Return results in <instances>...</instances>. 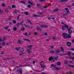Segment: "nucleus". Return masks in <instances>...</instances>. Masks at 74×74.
<instances>
[{"label":"nucleus","mask_w":74,"mask_h":74,"mask_svg":"<svg viewBox=\"0 0 74 74\" xmlns=\"http://www.w3.org/2000/svg\"><path fill=\"white\" fill-rule=\"evenodd\" d=\"M70 29L68 28L67 29V30L68 31V32L69 33V34H67L64 32L62 33V36L64 38L67 39V38H71L72 37L71 36V35L70 34L72 33L73 31Z\"/></svg>","instance_id":"1"},{"label":"nucleus","mask_w":74,"mask_h":74,"mask_svg":"<svg viewBox=\"0 0 74 74\" xmlns=\"http://www.w3.org/2000/svg\"><path fill=\"white\" fill-rule=\"evenodd\" d=\"M25 22V21H20V23H18L17 24V26H19L20 25H22V26H25V27H29V28L30 27L29 25H26V24H25V23H23V22Z\"/></svg>","instance_id":"2"},{"label":"nucleus","mask_w":74,"mask_h":74,"mask_svg":"<svg viewBox=\"0 0 74 74\" xmlns=\"http://www.w3.org/2000/svg\"><path fill=\"white\" fill-rule=\"evenodd\" d=\"M42 27H44V28H47L48 27V26L46 25H43L40 26L39 27H36V29L37 30H41V29H42Z\"/></svg>","instance_id":"3"},{"label":"nucleus","mask_w":74,"mask_h":74,"mask_svg":"<svg viewBox=\"0 0 74 74\" xmlns=\"http://www.w3.org/2000/svg\"><path fill=\"white\" fill-rule=\"evenodd\" d=\"M62 28L61 29L62 30H65V27L66 29H67L68 28H69V27L68 25H65L64 26H62Z\"/></svg>","instance_id":"4"},{"label":"nucleus","mask_w":74,"mask_h":74,"mask_svg":"<svg viewBox=\"0 0 74 74\" xmlns=\"http://www.w3.org/2000/svg\"><path fill=\"white\" fill-rule=\"evenodd\" d=\"M17 73H19L20 74H22V69H17L16 70Z\"/></svg>","instance_id":"5"},{"label":"nucleus","mask_w":74,"mask_h":74,"mask_svg":"<svg viewBox=\"0 0 74 74\" xmlns=\"http://www.w3.org/2000/svg\"><path fill=\"white\" fill-rule=\"evenodd\" d=\"M66 59H72V60H74V57H71V56L66 57H65Z\"/></svg>","instance_id":"6"},{"label":"nucleus","mask_w":74,"mask_h":74,"mask_svg":"<svg viewBox=\"0 0 74 74\" xmlns=\"http://www.w3.org/2000/svg\"><path fill=\"white\" fill-rule=\"evenodd\" d=\"M66 45L68 46V47H70L71 45V43L70 42H66Z\"/></svg>","instance_id":"7"},{"label":"nucleus","mask_w":74,"mask_h":74,"mask_svg":"<svg viewBox=\"0 0 74 74\" xmlns=\"http://www.w3.org/2000/svg\"><path fill=\"white\" fill-rule=\"evenodd\" d=\"M61 69H62V68L60 67L59 68H58L57 67H56V69H54V70H60Z\"/></svg>","instance_id":"8"},{"label":"nucleus","mask_w":74,"mask_h":74,"mask_svg":"<svg viewBox=\"0 0 74 74\" xmlns=\"http://www.w3.org/2000/svg\"><path fill=\"white\" fill-rule=\"evenodd\" d=\"M60 52V50H59V49H58L56 50L55 53L56 54H58V53H59Z\"/></svg>","instance_id":"9"},{"label":"nucleus","mask_w":74,"mask_h":74,"mask_svg":"<svg viewBox=\"0 0 74 74\" xmlns=\"http://www.w3.org/2000/svg\"><path fill=\"white\" fill-rule=\"evenodd\" d=\"M28 4H30L32 5H34V3H33L32 2L30 1H28Z\"/></svg>","instance_id":"10"},{"label":"nucleus","mask_w":74,"mask_h":74,"mask_svg":"<svg viewBox=\"0 0 74 74\" xmlns=\"http://www.w3.org/2000/svg\"><path fill=\"white\" fill-rule=\"evenodd\" d=\"M59 10V8H56V9H54L53 11V12H58Z\"/></svg>","instance_id":"11"},{"label":"nucleus","mask_w":74,"mask_h":74,"mask_svg":"<svg viewBox=\"0 0 74 74\" xmlns=\"http://www.w3.org/2000/svg\"><path fill=\"white\" fill-rule=\"evenodd\" d=\"M48 7V6L47 5L44 6H41V9H43V8H47Z\"/></svg>","instance_id":"12"},{"label":"nucleus","mask_w":74,"mask_h":74,"mask_svg":"<svg viewBox=\"0 0 74 74\" xmlns=\"http://www.w3.org/2000/svg\"><path fill=\"white\" fill-rule=\"evenodd\" d=\"M67 66H68V67H70L72 68H74V65H72L70 64H68L67 65Z\"/></svg>","instance_id":"13"},{"label":"nucleus","mask_w":74,"mask_h":74,"mask_svg":"<svg viewBox=\"0 0 74 74\" xmlns=\"http://www.w3.org/2000/svg\"><path fill=\"white\" fill-rule=\"evenodd\" d=\"M32 16L33 17H40V15L37 14H33Z\"/></svg>","instance_id":"14"},{"label":"nucleus","mask_w":74,"mask_h":74,"mask_svg":"<svg viewBox=\"0 0 74 74\" xmlns=\"http://www.w3.org/2000/svg\"><path fill=\"white\" fill-rule=\"evenodd\" d=\"M53 57L52 56H51L49 59V61H51V60H53Z\"/></svg>","instance_id":"15"},{"label":"nucleus","mask_w":74,"mask_h":74,"mask_svg":"<svg viewBox=\"0 0 74 74\" xmlns=\"http://www.w3.org/2000/svg\"><path fill=\"white\" fill-rule=\"evenodd\" d=\"M71 53L70 52V51H69L67 53H66V55H68V56H70L71 55Z\"/></svg>","instance_id":"16"},{"label":"nucleus","mask_w":74,"mask_h":74,"mask_svg":"<svg viewBox=\"0 0 74 74\" xmlns=\"http://www.w3.org/2000/svg\"><path fill=\"white\" fill-rule=\"evenodd\" d=\"M21 3H22V4H23L25 5H27V4L25 2H24V1H21Z\"/></svg>","instance_id":"17"},{"label":"nucleus","mask_w":74,"mask_h":74,"mask_svg":"<svg viewBox=\"0 0 74 74\" xmlns=\"http://www.w3.org/2000/svg\"><path fill=\"white\" fill-rule=\"evenodd\" d=\"M51 67H54V68H55V67L56 69V67L55 66V64H51Z\"/></svg>","instance_id":"18"},{"label":"nucleus","mask_w":74,"mask_h":74,"mask_svg":"<svg viewBox=\"0 0 74 74\" xmlns=\"http://www.w3.org/2000/svg\"><path fill=\"white\" fill-rule=\"evenodd\" d=\"M28 48H29V49H32V48L33 47V46L32 45H28L27 46Z\"/></svg>","instance_id":"19"},{"label":"nucleus","mask_w":74,"mask_h":74,"mask_svg":"<svg viewBox=\"0 0 74 74\" xmlns=\"http://www.w3.org/2000/svg\"><path fill=\"white\" fill-rule=\"evenodd\" d=\"M40 65L41 66V68H45V67H46L45 65H42V64H41V63H40Z\"/></svg>","instance_id":"20"},{"label":"nucleus","mask_w":74,"mask_h":74,"mask_svg":"<svg viewBox=\"0 0 74 74\" xmlns=\"http://www.w3.org/2000/svg\"><path fill=\"white\" fill-rule=\"evenodd\" d=\"M70 11H66V12L65 13L66 15H69L70 14Z\"/></svg>","instance_id":"21"},{"label":"nucleus","mask_w":74,"mask_h":74,"mask_svg":"<svg viewBox=\"0 0 74 74\" xmlns=\"http://www.w3.org/2000/svg\"><path fill=\"white\" fill-rule=\"evenodd\" d=\"M64 63L65 64H67L68 63V61L66 60H64Z\"/></svg>","instance_id":"22"},{"label":"nucleus","mask_w":74,"mask_h":74,"mask_svg":"<svg viewBox=\"0 0 74 74\" xmlns=\"http://www.w3.org/2000/svg\"><path fill=\"white\" fill-rule=\"evenodd\" d=\"M8 28H9V27H8V26H5V27H4V29L5 30H7V29H8Z\"/></svg>","instance_id":"23"},{"label":"nucleus","mask_w":74,"mask_h":74,"mask_svg":"<svg viewBox=\"0 0 74 74\" xmlns=\"http://www.w3.org/2000/svg\"><path fill=\"white\" fill-rule=\"evenodd\" d=\"M58 59V57L55 56L53 57V59H55V60H57Z\"/></svg>","instance_id":"24"},{"label":"nucleus","mask_w":74,"mask_h":74,"mask_svg":"<svg viewBox=\"0 0 74 74\" xmlns=\"http://www.w3.org/2000/svg\"><path fill=\"white\" fill-rule=\"evenodd\" d=\"M25 51V49L22 48L20 50L21 52H24Z\"/></svg>","instance_id":"25"},{"label":"nucleus","mask_w":74,"mask_h":74,"mask_svg":"<svg viewBox=\"0 0 74 74\" xmlns=\"http://www.w3.org/2000/svg\"><path fill=\"white\" fill-rule=\"evenodd\" d=\"M13 29L15 32H16V30H17V28L15 27L13 28Z\"/></svg>","instance_id":"26"},{"label":"nucleus","mask_w":74,"mask_h":74,"mask_svg":"<svg viewBox=\"0 0 74 74\" xmlns=\"http://www.w3.org/2000/svg\"><path fill=\"white\" fill-rule=\"evenodd\" d=\"M68 1V0H62L61 1V2H67V1Z\"/></svg>","instance_id":"27"},{"label":"nucleus","mask_w":74,"mask_h":74,"mask_svg":"<svg viewBox=\"0 0 74 74\" xmlns=\"http://www.w3.org/2000/svg\"><path fill=\"white\" fill-rule=\"evenodd\" d=\"M61 64V63H60V62H58L57 63V66H60Z\"/></svg>","instance_id":"28"},{"label":"nucleus","mask_w":74,"mask_h":74,"mask_svg":"<svg viewBox=\"0 0 74 74\" xmlns=\"http://www.w3.org/2000/svg\"><path fill=\"white\" fill-rule=\"evenodd\" d=\"M23 40L25 41H29V42H30V40H29V39H23Z\"/></svg>","instance_id":"29"},{"label":"nucleus","mask_w":74,"mask_h":74,"mask_svg":"<svg viewBox=\"0 0 74 74\" xmlns=\"http://www.w3.org/2000/svg\"><path fill=\"white\" fill-rule=\"evenodd\" d=\"M27 21H28V23H30V24H32V23H31V21H30V19H28Z\"/></svg>","instance_id":"30"},{"label":"nucleus","mask_w":74,"mask_h":74,"mask_svg":"<svg viewBox=\"0 0 74 74\" xmlns=\"http://www.w3.org/2000/svg\"><path fill=\"white\" fill-rule=\"evenodd\" d=\"M20 48H21V47H19L18 48L16 47V51H19V49H20Z\"/></svg>","instance_id":"31"},{"label":"nucleus","mask_w":74,"mask_h":74,"mask_svg":"<svg viewBox=\"0 0 74 74\" xmlns=\"http://www.w3.org/2000/svg\"><path fill=\"white\" fill-rule=\"evenodd\" d=\"M60 56H64V55H66V53H62L61 54H60Z\"/></svg>","instance_id":"32"},{"label":"nucleus","mask_w":74,"mask_h":74,"mask_svg":"<svg viewBox=\"0 0 74 74\" xmlns=\"http://www.w3.org/2000/svg\"><path fill=\"white\" fill-rule=\"evenodd\" d=\"M24 14L26 15H29V13L27 12H25L24 13Z\"/></svg>","instance_id":"33"},{"label":"nucleus","mask_w":74,"mask_h":74,"mask_svg":"<svg viewBox=\"0 0 74 74\" xmlns=\"http://www.w3.org/2000/svg\"><path fill=\"white\" fill-rule=\"evenodd\" d=\"M12 8H16V5H12Z\"/></svg>","instance_id":"34"},{"label":"nucleus","mask_w":74,"mask_h":74,"mask_svg":"<svg viewBox=\"0 0 74 74\" xmlns=\"http://www.w3.org/2000/svg\"><path fill=\"white\" fill-rule=\"evenodd\" d=\"M49 52L51 53H53L54 52V51H53V50L49 51Z\"/></svg>","instance_id":"35"},{"label":"nucleus","mask_w":74,"mask_h":74,"mask_svg":"<svg viewBox=\"0 0 74 74\" xmlns=\"http://www.w3.org/2000/svg\"><path fill=\"white\" fill-rule=\"evenodd\" d=\"M1 45H3V46H4V45H5V42H3L1 43Z\"/></svg>","instance_id":"36"},{"label":"nucleus","mask_w":74,"mask_h":74,"mask_svg":"<svg viewBox=\"0 0 74 74\" xmlns=\"http://www.w3.org/2000/svg\"><path fill=\"white\" fill-rule=\"evenodd\" d=\"M14 12L15 14H16L17 12H19V11L18 10H15L14 11Z\"/></svg>","instance_id":"37"},{"label":"nucleus","mask_w":74,"mask_h":74,"mask_svg":"<svg viewBox=\"0 0 74 74\" xmlns=\"http://www.w3.org/2000/svg\"><path fill=\"white\" fill-rule=\"evenodd\" d=\"M27 8H31V5H28L27 6Z\"/></svg>","instance_id":"38"},{"label":"nucleus","mask_w":74,"mask_h":74,"mask_svg":"<svg viewBox=\"0 0 74 74\" xmlns=\"http://www.w3.org/2000/svg\"><path fill=\"white\" fill-rule=\"evenodd\" d=\"M3 60H8V59L7 58H3Z\"/></svg>","instance_id":"39"},{"label":"nucleus","mask_w":74,"mask_h":74,"mask_svg":"<svg viewBox=\"0 0 74 74\" xmlns=\"http://www.w3.org/2000/svg\"><path fill=\"white\" fill-rule=\"evenodd\" d=\"M41 64L42 65H44V62L43 61H42L41 62Z\"/></svg>","instance_id":"40"},{"label":"nucleus","mask_w":74,"mask_h":74,"mask_svg":"<svg viewBox=\"0 0 74 74\" xmlns=\"http://www.w3.org/2000/svg\"><path fill=\"white\" fill-rule=\"evenodd\" d=\"M61 51L62 52H64V49H63V47H61Z\"/></svg>","instance_id":"41"},{"label":"nucleus","mask_w":74,"mask_h":74,"mask_svg":"<svg viewBox=\"0 0 74 74\" xmlns=\"http://www.w3.org/2000/svg\"><path fill=\"white\" fill-rule=\"evenodd\" d=\"M18 44H21V42H22V41H21V40H19L18 41Z\"/></svg>","instance_id":"42"},{"label":"nucleus","mask_w":74,"mask_h":74,"mask_svg":"<svg viewBox=\"0 0 74 74\" xmlns=\"http://www.w3.org/2000/svg\"><path fill=\"white\" fill-rule=\"evenodd\" d=\"M23 54V52H21L19 54V56H22Z\"/></svg>","instance_id":"43"},{"label":"nucleus","mask_w":74,"mask_h":74,"mask_svg":"<svg viewBox=\"0 0 74 74\" xmlns=\"http://www.w3.org/2000/svg\"><path fill=\"white\" fill-rule=\"evenodd\" d=\"M27 51L28 53H30V52H31L29 50V49H27Z\"/></svg>","instance_id":"44"},{"label":"nucleus","mask_w":74,"mask_h":74,"mask_svg":"<svg viewBox=\"0 0 74 74\" xmlns=\"http://www.w3.org/2000/svg\"><path fill=\"white\" fill-rule=\"evenodd\" d=\"M69 62L70 63H71V64H73V62L71 60H70Z\"/></svg>","instance_id":"45"},{"label":"nucleus","mask_w":74,"mask_h":74,"mask_svg":"<svg viewBox=\"0 0 74 74\" xmlns=\"http://www.w3.org/2000/svg\"><path fill=\"white\" fill-rule=\"evenodd\" d=\"M2 7H5V4L3 3L2 5Z\"/></svg>","instance_id":"46"},{"label":"nucleus","mask_w":74,"mask_h":74,"mask_svg":"<svg viewBox=\"0 0 74 74\" xmlns=\"http://www.w3.org/2000/svg\"><path fill=\"white\" fill-rule=\"evenodd\" d=\"M8 11V9H5V12H7Z\"/></svg>","instance_id":"47"},{"label":"nucleus","mask_w":74,"mask_h":74,"mask_svg":"<svg viewBox=\"0 0 74 74\" xmlns=\"http://www.w3.org/2000/svg\"><path fill=\"white\" fill-rule=\"evenodd\" d=\"M13 23L14 24L16 23V21L14 20H13Z\"/></svg>","instance_id":"48"},{"label":"nucleus","mask_w":74,"mask_h":74,"mask_svg":"<svg viewBox=\"0 0 74 74\" xmlns=\"http://www.w3.org/2000/svg\"><path fill=\"white\" fill-rule=\"evenodd\" d=\"M3 10H0V14H2V13H3Z\"/></svg>","instance_id":"49"},{"label":"nucleus","mask_w":74,"mask_h":74,"mask_svg":"<svg viewBox=\"0 0 74 74\" xmlns=\"http://www.w3.org/2000/svg\"><path fill=\"white\" fill-rule=\"evenodd\" d=\"M25 29V28L24 27H23L21 29V30L23 31Z\"/></svg>","instance_id":"50"},{"label":"nucleus","mask_w":74,"mask_h":74,"mask_svg":"<svg viewBox=\"0 0 74 74\" xmlns=\"http://www.w3.org/2000/svg\"><path fill=\"white\" fill-rule=\"evenodd\" d=\"M51 39V38H49L48 39H46V40L47 41H49Z\"/></svg>","instance_id":"51"},{"label":"nucleus","mask_w":74,"mask_h":74,"mask_svg":"<svg viewBox=\"0 0 74 74\" xmlns=\"http://www.w3.org/2000/svg\"><path fill=\"white\" fill-rule=\"evenodd\" d=\"M34 34H35V35H38V33L36 32H35L34 33Z\"/></svg>","instance_id":"52"},{"label":"nucleus","mask_w":74,"mask_h":74,"mask_svg":"<svg viewBox=\"0 0 74 74\" xmlns=\"http://www.w3.org/2000/svg\"><path fill=\"white\" fill-rule=\"evenodd\" d=\"M65 10H66V11H69V10L68 9V8H65Z\"/></svg>","instance_id":"53"},{"label":"nucleus","mask_w":74,"mask_h":74,"mask_svg":"<svg viewBox=\"0 0 74 74\" xmlns=\"http://www.w3.org/2000/svg\"><path fill=\"white\" fill-rule=\"evenodd\" d=\"M19 16H20V15H19V16L17 17V19L18 21H19Z\"/></svg>","instance_id":"54"},{"label":"nucleus","mask_w":74,"mask_h":74,"mask_svg":"<svg viewBox=\"0 0 74 74\" xmlns=\"http://www.w3.org/2000/svg\"><path fill=\"white\" fill-rule=\"evenodd\" d=\"M36 6L38 7H40V4H39L38 3L37 5H36Z\"/></svg>","instance_id":"55"},{"label":"nucleus","mask_w":74,"mask_h":74,"mask_svg":"<svg viewBox=\"0 0 74 74\" xmlns=\"http://www.w3.org/2000/svg\"><path fill=\"white\" fill-rule=\"evenodd\" d=\"M0 41H3V39H2V38H1V37H0Z\"/></svg>","instance_id":"56"},{"label":"nucleus","mask_w":74,"mask_h":74,"mask_svg":"<svg viewBox=\"0 0 74 74\" xmlns=\"http://www.w3.org/2000/svg\"><path fill=\"white\" fill-rule=\"evenodd\" d=\"M40 0L41 2H42L43 1H45V0Z\"/></svg>","instance_id":"57"},{"label":"nucleus","mask_w":74,"mask_h":74,"mask_svg":"<svg viewBox=\"0 0 74 74\" xmlns=\"http://www.w3.org/2000/svg\"><path fill=\"white\" fill-rule=\"evenodd\" d=\"M52 19V18H51V17H48V19L49 20H50V19Z\"/></svg>","instance_id":"58"},{"label":"nucleus","mask_w":74,"mask_h":74,"mask_svg":"<svg viewBox=\"0 0 74 74\" xmlns=\"http://www.w3.org/2000/svg\"><path fill=\"white\" fill-rule=\"evenodd\" d=\"M10 43H6V45H10Z\"/></svg>","instance_id":"59"},{"label":"nucleus","mask_w":74,"mask_h":74,"mask_svg":"<svg viewBox=\"0 0 74 74\" xmlns=\"http://www.w3.org/2000/svg\"><path fill=\"white\" fill-rule=\"evenodd\" d=\"M69 74H73V72H68Z\"/></svg>","instance_id":"60"},{"label":"nucleus","mask_w":74,"mask_h":74,"mask_svg":"<svg viewBox=\"0 0 74 74\" xmlns=\"http://www.w3.org/2000/svg\"><path fill=\"white\" fill-rule=\"evenodd\" d=\"M3 53H4V51H1V53H0V54L2 55V54H3Z\"/></svg>","instance_id":"61"},{"label":"nucleus","mask_w":74,"mask_h":74,"mask_svg":"<svg viewBox=\"0 0 74 74\" xmlns=\"http://www.w3.org/2000/svg\"><path fill=\"white\" fill-rule=\"evenodd\" d=\"M44 36H47L48 35V34H47V33H45L44 34Z\"/></svg>","instance_id":"62"},{"label":"nucleus","mask_w":74,"mask_h":74,"mask_svg":"<svg viewBox=\"0 0 74 74\" xmlns=\"http://www.w3.org/2000/svg\"><path fill=\"white\" fill-rule=\"evenodd\" d=\"M24 34L25 36H27V33L25 32Z\"/></svg>","instance_id":"63"},{"label":"nucleus","mask_w":74,"mask_h":74,"mask_svg":"<svg viewBox=\"0 0 74 74\" xmlns=\"http://www.w3.org/2000/svg\"><path fill=\"white\" fill-rule=\"evenodd\" d=\"M71 50L72 51H74V48L71 49Z\"/></svg>","instance_id":"64"}]
</instances>
